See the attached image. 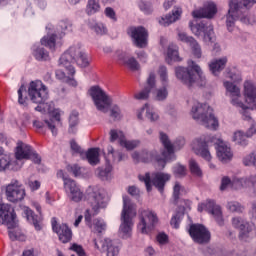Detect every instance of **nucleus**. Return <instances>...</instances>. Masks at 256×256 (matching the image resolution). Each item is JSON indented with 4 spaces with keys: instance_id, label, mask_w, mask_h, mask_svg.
Returning a JSON list of instances; mask_svg holds the SVG:
<instances>
[{
    "instance_id": "f257e3e1",
    "label": "nucleus",
    "mask_w": 256,
    "mask_h": 256,
    "mask_svg": "<svg viewBox=\"0 0 256 256\" xmlns=\"http://www.w3.org/2000/svg\"><path fill=\"white\" fill-rule=\"evenodd\" d=\"M256 0H230L229 10L226 16V26L228 31H233L235 27V21L240 19L241 23L245 25H253L255 23V17L249 18L245 16V13L250 7L255 5Z\"/></svg>"
},
{
    "instance_id": "f03ea898",
    "label": "nucleus",
    "mask_w": 256,
    "mask_h": 256,
    "mask_svg": "<svg viewBox=\"0 0 256 256\" xmlns=\"http://www.w3.org/2000/svg\"><path fill=\"white\" fill-rule=\"evenodd\" d=\"M175 76L187 87H193V85L205 87L207 85V78L203 75L201 66L191 59L187 61V67L178 66L175 68Z\"/></svg>"
},
{
    "instance_id": "7ed1b4c3",
    "label": "nucleus",
    "mask_w": 256,
    "mask_h": 256,
    "mask_svg": "<svg viewBox=\"0 0 256 256\" xmlns=\"http://www.w3.org/2000/svg\"><path fill=\"white\" fill-rule=\"evenodd\" d=\"M89 95L92 98V101H94V105L98 111H101V113L110 112V117L114 121H121V119H123L121 107L117 104L111 105V103H113L111 97H109L101 87L92 86L89 89Z\"/></svg>"
},
{
    "instance_id": "20e7f679",
    "label": "nucleus",
    "mask_w": 256,
    "mask_h": 256,
    "mask_svg": "<svg viewBox=\"0 0 256 256\" xmlns=\"http://www.w3.org/2000/svg\"><path fill=\"white\" fill-rule=\"evenodd\" d=\"M160 143H162L164 150L161 155L157 150H143L141 152V162L142 163H153V161H157L160 169H165L167 163H169L170 159H173V145H171V140L169 136L165 132H160Z\"/></svg>"
},
{
    "instance_id": "39448f33",
    "label": "nucleus",
    "mask_w": 256,
    "mask_h": 256,
    "mask_svg": "<svg viewBox=\"0 0 256 256\" xmlns=\"http://www.w3.org/2000/svg\"><path fill=\"white\" fill-rule=\"evenodd\" d=\"M72 63H76L78 67H89V58H87V54L81 51L80 47L71 46L59 59V65L61 67H65L68 71V75H75V67L71 65Z\"/></svg>"
},
{
    "instance_id": "423d86ee",
    "label": "nucleus",
    "mask_w": 256,
    "mask_h": 256,
    "mask_svg": "<svg viewBox=\"0 0 256 256\" xmlns=\"http://www.w3.org/2000/svg\"><path fill=\"white\" fill-rule=\"evenodd\" d=\"M133 217H137V205H135L128 196H123V210L121 213L119 231L125 238L131 237V231H133Z\"/></svg>"
},
{
    "instance_id": "0eeeda50",
    "label": "nucleus",
    "mask_w": 256,
    "mask_h": 256,
    "mask_svg": "<svg viewBox=\"0 0 256 256\" xmlns=\"http://www.w3.org/2000/svg\"><path fill=\"white\" fill-rule=\"evenodd\" d=\"M192 117L207 129L214 131L219 127V120L213 114V109L207 104L196 103L192 106Z\"/></svg>"
},
{
    "instance_id": "6e6552de",
    "label": "nucleus",
    "mask_w": 256,
    "mask_h": 256,
    "mask_svg": "<svg viewBox=\"0 0 256 256\" xmlns=\"http://www.w3.org/2000/svg\"><path fill=\"white\" fill-rule=\"evenodd\" d=\"M28 97L32 103L43 105L49 99L47 86L41 81H32L28 87Z\"/></svg>"
},
{
    "instance_id": "1a4fd4ad",
    "label": "nucleus",
    "mask_w": 256,
    "mask_h": 256,
    "mask_svg": "<svg viewBox=\"0 0 256 256\" xmlns=\"http://www.w3.org/2000/svg\"><path fill=\"white\" fill-rule=\"evenodd\" d=\"M159 222L157 214L151 210H142L140 212V223L138 224V229H140L143 235H149L155 225Z\"/></svg>"
},
{
    "instance_id": "9d476101",
    "label": "nucleus",
    "mask_w": 256,
    "mask_h": 256,
    "mask_svg": "<svg viewBox=\"0 0 256 256\" xmlns=\"http://www.w3.org/2000/svg\"><path fill=\"white\" fill-rule=\"evenodd\" d=\"M188 233L194 243L205 245L211 241V232L203 224H191Z\"/></svg>"
},
{
    "instance_id": "9b49d317",
    "label": "nucleus",
    "mask_w": 256,
    "mask_h": 256,
    "mask_svg": "<svg viewBox=\"0 0 256 256\" xmlns=\"http://www.w3.org/2000/svg\"><path fill=\"white\" fill-rule=\"evenodd\" d=\"M189 28L191 29L192 33L196 35V37H201V35H204V41L206 43H213L215 41V32L213 31V25H211V22L201 21L196 24L189 22Z\"/></svg>"
},
{
    "instance_id": "f8f14e48",
    "label": "nucleus",
    "mask_w": 256,
    "mask_h": 256,
    "mask_svg": "<svg viewBox=\"0 0 256 256\" xmlns=\"http://www.w3.org/2000/svg\"><path fill=\"white\" fill-rule=\"evenodd\" d=\"M127 34L132 39L135 47L143 49L147 47V39H149V32L143 26H131L127 29Z\"/></svg>"
},
{
    "instance_id": "ddd939ff",
    "label": "nucleus",
    "mask_w": 256,
    "mask_h": 256,
    "mask_svg": "<svg viewBox=\"0 0 256 256\" xmlns=\"http://www.w3.org/2000/svg\"><path fill=\"white\" fill-rule=\"evenodd\" d=\"M212 138L213 136H201L200 138H196L192 143V148L196 155H200L205 161H211L209 147L213 144V142H211Z\"/></svg>"
},
{
    "instance_id": "4468645a",
    "label": "nucleus",
    "mask_w": 256,
    "mask_h": 256,
    "mask_svg": "<svg viewBox=\"0 0 256 256\" xmlns=\"http://www.w3.org/2000/svg\"><path fill=\"white\" fill-rule=\"evenodd\" d=\"M88 203L94 211V215L99 213V209H105L107 207V202L105 201V191L95 188L92 191L87 192Z\"/></svg>"
},
{
    "instance_id": "2eb2a0df",
    "label": "nucleus",
    "mask_w": 256,
    "mask_h": 256,
    "mask_svg": "<svg viewBox=\"0 0 256 256\" xmlns=\"http://www.w3.org/2000/svg\"><path fill=\"white\" fill-rule=\"evenodd\" d=\"M6 197L10 203H19L25 199V188L18 180H12L6 186Z\"/></svg>"
},
{
    "instance_id": "dca6fc26",
    "label": "nucleus",
    "mask_w": 256,
    "mask_h": 256,
    "mask_svg": "<svg viewBox=\"0 0 256 256\" xmlns=\"http://www.w3.org/2000/svg\"><path fill=\"white\" fill-rule=\"evenodd\" d=\"M0 225H6L8 229L17 227V214L10 204L0 203Z\"/></svg>"
},
{
    "instance_id": "f3484780",
    "label": "nucleus",
    "mask_w": 256,
    "mask_h": 256,
    "mask_svg": "<svg viewBox=\"0 0 256 256\" xmlns=\"http://www.w3.org/2000/svg\"><path fill=\"white\" fill-rule=\"evenodd\" d=\"M15 157L18 161H21L22 159H31L36 165L41 164V156H39L30 145L24 144L23 142L18 143Z\"/></svg>"
},
{
    "instance_id": "a211bd4d",
    "label": "nucleus",
    "mask_w": 256,
    "mask_h": 256,
    "mask_svg": "<svg viewBox=\"0 0 256 256\" xmlns=\"http://www.w3.org/2000/svg\"><path fill=\"white\" fill-rule=\"evenodd\" d=\"M211 143L215 145L216 155L221 163H229V161L233 159V152L231 151V147L227 146L223 140L212 136Z\"/></svg>"
},
{
    "instance_id": "6ab92c4d",
    "label": "nucleus",
    "mask_w": 256,
    "mask_h": 256,
    "mask_svg": "<svg viewBox=\"0 0 256 256\" xmlns=\"http://www.w3.org/2000/svg\"><path fill=\"white\" fill-rule=\"evenodd\" d=\"M232 225L235 229H239V238L240 239H249V235L255 229V224L253 222H248L247 220L241 217H235L232 219Z\"/></svg>"
},
{
    "instance_id": "aec40b11",
    "label": "nucleus",
    "mask_w": 256,
    "mask_h": 256,
    "mask_svg": "<svg viewBox=\"0 0 256 256\" xmlns=\"http://www.w3.org/2000/svg\"><path fill=\"white\" fill-rule=\"evenodd\" d=\"M94 245L98 251H106L107 256H119V246L111 239H94Z\"/></svg>"
},
{
    "instance_id": "412c9836",
    "label": "nucleus",
    "mask_w": 256,
    "mask_h": 256,
    "mask_svg": "<svg viewBox=\"0 0 256 256\" xmlns=\"http://www.w3.org/2000/svg\"><path fill=\"white\" fill-rule=\"evenodd\" d=\"M215 15H217V5L214 2H207L202 8L192 12L194 19H213Z\"/></svg>"
},
{
    "instance_id": "4be33fe9",
    "label": "nucleus",
    "mask_w": 256,
    "mask_h": 256,
    "mask_svg": "<svg viewBox=\"0 0 256 256\" xmlns=\"http://www.w3.org/2000/svg\"><path fill=\"white\" fill-rule=\"evenodd\" d=\"M64 189L65 192L68 194V197L75 203H79L81 199H83V192L79 186H77V182L73 179H64Z\"/></svg>"
},
{
    "instance_id": "5701e85b",
    "label": "nucleus",
    "mask_w": 256,
    "mask_h": 256,
    "mask_svg": "<svg viewBox=\"0 0 256 256\" xmlns=\"http://www.w3.org/2000/svg\"><path fill=\"white\" fill-rule=\"evenodd\" d=\"M52 229L54 233H57L59 240L62 243H69L71 239H73V232L71 228L67 224H61L57 226V220L55 218L52 219Z\"/></svg>"
},
{
    "instance_id": "b1692460",
    "label": "nucleus",
    "mask_w": 256,
    "mask_h": 256,
    "mask_svg": "<svg viewBox=\"0 0 256 256\" xmlns=\"http://www.w3.org/2000/svg\"><path fill=\"white\" fill-rule=\"evenodd\" d=\"M36 210L38 211V213H40L39 215H36L35 212H33V210H31L29 207H25L23 215L24 217H26L29 223H32L34 225L36 231H41V223L43 221V216H41V206L36 205Z\"/></svg>"
},
{
    "instance_id": "393cba45",
    "label": "nucleus",
    "mask_w": 256,
    "mask_h": 256,
    "mask_svg": "<svg viewBox=\"0 0 256 256\" xmlns=\"http://www.w3.org/2000/svg\"><path fill=\"white\" fill-rule=\"evenodd\" d=\"M156 77H155V72H150L149 77L147 78L146 81V86L144 89L137 94H135V99H138V101H145L149 99V95L151 93L152 89H155L156 87Z\"/></svg>"
},
{
    "instance_id": "a878e982",
    "label": "nucleus",
    "mask_w": 256,
    "mask_h": 256,
    "mask_svg": "<svg viewBox=\"0 0 256 256\" xmlns=\"http://www.w3.org/2000/svg\"><path fill=\"white\" fill-rule=\"evenodd\" d=\"M181 15H183V9L181 7L175 6L172 10V13L166 14L165 16L161 17L159 23L163 27H169V25H171L172 23L179 21V19H181Z\"/></svg>"
},
{
    "instance_id": "bb28decb",
    "label": "nucleus",
    "mask_w": 256,
    "mask_h": 256,
    "mask_svg": "<svg viewBox=\"0 0 256 256\" xmlns=\"http://www.w3.org/2000/svg\"><path fill=\"white\" fill-rule=\"evenodd\" d=\"M244 95L246 97V102L252 105L256 109V85L251 81H246L244 83Z\"/></svg>"
},
{
    "instance_id": "cd10ccee",
    "label": "nucleus",
    "mask_w": 256,
    "mask_h": 256,
    "mask_svg": "<svg viewBox=\"0 0 256 256\" xmlns=\"http://www.w3.org/2000/svg\"><path fill=\"white\" fill-rule=\"evenodd\" d=\"M205 207L209 213L213 215L218 225H223V212H221V206H217L215 200H207Z\"/></svg>"
},
{
    "instance_id": "c85d7f7f",
    "label": "nucleus",
    "mask_w": 256,
    "mask_h": 256,
    "mask_svg": "<svg viewBox=\"0 0 256 256\" xmlns=\"http://www.w3.org/2000/svg\"><path fill=\"white\" fill-rule=\"evenodd\" d=\"M127 154L123 153L120 150H115L113 146L107 147V156L106 162L108 163H121V161H126Z\"/></svg>"
},
{
    "instance_id": "c756f323",
    "label": "nucleus",
    "mask_w": 256,
    "mask_h": 256,
    "mask_svg": "<svg viewBox=\"0 0 256 256\" xmlns=\"http://www.w3.org/2000/svg\"><path fill=\"white\" fill-rule=\"evenodd\" d=\"M231 103L234 105V107H238L240 109L239 113H241L242 119L244 121H248V123H253L254 120L253 117H251V111H253V108L246 106L238 99H232Z\"/></svg>"
},
{
    "instance_id": "7c9ffc66",
    "label": "nucleus",
    "mask_w": 256,
    "mask_h": 256,
    "mask_svg": "<svg viewBox=\"0 0 256 256\" xmlns=\"http://www.w3.org/2000/svg\"><path fill=\"white\" fill-rule=\"evenodd\" d=\"M170 179L171 175L158 172L152 178V184L154 185V187H156V189H158V191H160V193H163V191L165 190V185L167 181H170Z\"/></svg>"
},
{
    "instance_id": "2f4dec72",
    "label": "nucleus",
    "mask_w": 256,
    "mask_h": 256,
    "mask_svg": "<svg viewBox=\"0 0 256 256\" xmlns=\"http://www.w3.org/2000/svg\"><path fill=\"white\" fill-rule=\"evenodd\" d=\"M227 57H222L218 59H214L209 63V71L214 75L215 77L219 76V73L225 69L227 66Z\"/></svg>"
},
{
    "instance_id": "473e14b6",
    "label": "nucleus",
    "mask_w": 256,
    "mask_h": 256,
    "mask_svg": "<svg viewBox=\"0 0 256 256\" xmlns=\"http://www.w3.org/2000/svg\"><path fill=\"white\" fill-rule=\"evenodd\" d=\"M13 165L15 161H11L9 155L5 154V150L0 146V172L7 171V169L14 171Z\"/></svg>"
},
{
    "instance_id": "72a5a7b5",
    "label": "nucleus",
    "mask_w": 256,
    "mask_h": 256,
    "mask_svg": "<svg viewBox=\"0 0 256 256\" xmlns=\"http://www.w3.org/2000/svg\"><path fill=\"white\" fill-rule=\"evenodd\" d=\"M61 123V114L59 112H55L54 115L49 118L45 119V124L50 129L52 135L54 137H57V125Z\"/></svg>"
},
{
    "instance_id": "f704fd0d",
    "label": "nucleus",
    "mask_w": 256,
    "mask_h": 256,
    "mask_svg": "<svg viewBox=\"0 0 256 256\" xmlns=\"http://www.w3.org/2000/svg\"><path fill=\"white\" fill-rule=\"evenodd\" d=\"M173 61L179 62L181 61V57H179V47H177V45L170 44L167 50L166 62L168 65H171Z\"/></svg>"
},
{
    "instance_id": "c9c22d12",
    "label": "nucleus",
    "mask_w": 256,
    "mask_h": 256,
    "mask_svg": "<svg viewBox=\"0 0 256 256\" xmlns=\"http://www.w3.org/2000/svg\"><path fill=\"white\" fill-rule=\"evenodd\" d=\"M73 24L69 19L61 20L56 28V33L59 37H65L66 33L72 31Z\"/></svg>"
},
{
    "instance_id": "e433bc0d",
    "label": "nucleus",
    "mask_w": 256,
    "mask_h": 256,
    "mask_svg": "<svg viewBox=\"0 0 256 256\" xmlns=\"http://www.w3.org/2000/svg\"><path fill=\"white\" fill-rule=\"evenodd\" d=\"M86 160L88 161L89 165L95 167V165H99V148H90L86 152Z\"/></svg>"
},
{
    "instance_id": "4c0bfd02",
    "label": "nucleus",
    "mask_w": 256,
    "mask_h": 256,
    "mask_svg": "<svg viewBox=\"0 0 256 256\" xmlns=\"http://www.w3.org/2000/svg\"><path fill=\"white\" fill-rule=\"evenodd\" d=\"M111 171H113V166L111 163L106 161L105 167H98L96 170V173L102 181L109 180V177L111 176Z\"/></svg>"
},
{
    "instance_id": "58836bf2",
    "label": "nucleus",
    "mask_w": 256,
    "mask_h": 256,
    "mask_svg": "<svg viewBox=\"0 0 256 256\" xmlns=\"http://www.w3.org/2000/svg\"><path fill=\"white\" fill-rule=\"evenodd\" d=\"M224 87L232 97H235L232 99H237L239 101V97H241V89H239L237 85H234L233 82L226 81L224 82Z\"/></svg>"
},
{
    "instance_id": "ea45409f",
    "label": "nucleus",
    "mask_w": 256,
    "mask_h": 256,
    "mask_svg": "<svg viewBox=\"0 0 256 256\" xmlns=\"http://www.w3.org/2000/svg\"><path fill=\"white\" fill-rule=\"evenodd\" d=\"M101 10V5L99 4V0H88L86 13L87 15H95V13H99Z\"/></svg>"
},
{
    "instance_id": "a19ab883",
    "label": "nucleus",
    "mask_w": 256,
    "mask_h": 256,
    "mask_svg": "<svg viewBox=\"0 0 256 256\" xmlns=\"http://www.w3.org/2000/svg\"><path fill=\"white\" fill-rule=\"evenodd\" d=\"M56 38L57 34H52L51 36H44L41 39V45H44V47H48V49L55 51Z\"/></svg>"
},
{
    "instance_id": "79ce46f5",
    "label": "nucleus",
    "mask_w": 256,
    "mask_h": 256,
    "mask_svg": "<svg viewBox=\"0 0 256 256\" xmlns=\"http://www.w3.org/2000/svg\"><path fill=\"white\" fill-rule=\"evenodd\" d=\"M172 172L177 179H183L187 176V167L178 163L172 168Z\"/></svg>"
},
{
    "instance_id": "37998d69",
    "label": "nucleus",
    "mask_w": 256,
    "mask_h": 256,
    "mask_svg": "<svg viewBox=\"0 0 256 256\" xmlns=\"http://www.w3.org/2000/svg\"><path fill=\"white\" fill-rule=\"evenodd\" d=\"M33 55L37 61H48L49 52L45 48L38 47L34 49Z\"/></svg>"
},
{
    "instance_id": "c03bdc74",
    "label": "nucleus",
    "mask_w": 256,
    "mask_h": 256,
    "mask_svg": "<svg viewBox=\"0 0 256 256\" xmlns=\"http://www.w3.org/2000/svg\"><path fill=\"white\" fill-rule=\"evenodd\" d=\"M189 169L190 173H192V175L195 177H203V171L195 159H191L189 161Z\"/></svg>"
},
{
    "instance_id": "a18cd8bd",
    "label": "nucleus",
    "mask_w": 256,
    "mask_h": 256,
    "mask_svg": "<svg viewBox=\"0 0 256 256\" xmlns=\"http://www.w3.org/2000/svg\"><path fill=\"white\" fill-rule=\"evenodd\" d=\"M247 134L243 133L242 131H238L234 133L233 136V141H235V143L237 145H241L242 147H247Z\"/></svg>"
},
{
    "instance_id": "49530a36",
    "label": "nucleus",
    "mask_w": 256,
    "mask_h": 256,
    "mask_svg": "<svg viewBox=\"0 0 256 256\" xmlns=\"http://www.w3.org/2000/svg\"><path fill=\"white\" fill-rule=\"evenodd\" d=\"M139 140H127V138H123L121 140L120 146L127 149V151H133V149H137L139 147Z\"/></svg>"
},
{
    "instance_id": "de8ad7c7",
    "label": "nucleus",
    "mask_w": 256,
    "mask_h": 256,
    "mask_svg": "<svg viewBox=\"0 0 256 256\" xmlns=\"http://www.w3.org/2000/svg\"><path fill=\"white\" fill-rule=\"evenodd\" d=\"M172 147H173V157L172 159L169 160V162L171 161H175L176 157H175V151H181V149H183V147H185V138L183 137H179L177 138L174 143H171Z\"/></svg>"
},
{
    "instance_id": "09e8293b",
    "label": "nucleus",
    "mask_w": 256,
    "mask_h": 256,
    "mask_svg": "<svg viewBox=\"0 0 256 256\" xmlns=\"http://www.w3.org/2000/svg\"><path fill=\"white\" fill-rule=\"evenodd\" d=\"M240 183L244 187H252L254 195H256V176L240 179Z\"/></svg>"
},
{
    "instance_id": "8fccbe9b",
    "label": "nucleus",
    "mask_w": 256,
    "mask_h": 256,
    "mask_svg": "<svg viewBox=\"0 0 256 256\" xmlns=\"http://www.w3.org/2000/svg\"><path fill=\"white\" fill-rule=\"evenodd\" d=\"M18 103L24 107L27 105V88L23 84L18 89Z\"/></svg>"
},
{
    "instance_id": "3c124183",
    "label": "nucleus",
    "mask_w": 256,
    "mask_h": 256,
    "mask_svg": "<svg viewBox=\"0 0 256 256\" xmlns=\"http://www.w3.org/2000/svg\"><path fill=\"white\" fill-rule=\"evenodd\" d=\"M154 93V97L156 101H165L169 96V92L167 91V86H163L160 89H157Z\"/></svg>"
},
{
    "instance_id": "603ef678",
    "label": "nucleus",
    "mask_w": 256,
    "mask_h": 256,
    "mask_svg": "<svg viewBox=\"0 0 256 256\" xmlns=\"http://www.w3.org/2000/svg\"><path fill=\"white\" fill-rule=\"evenodd\" d=\"M110 142L111 143H115V141H119V144L121 145V141H123V139H125V134L123 133V131H119V130H115L112 129L110 130Z\"/></svg>"
},
{
    "instance_id": "864d4df0",
    "label": "nucleus",
    "mask_w": 256,
    "mask_h": 256,
    "mask_svg": "<svg viewBox=\"0 0 256 256\" xmlns=\"http://www.w3.org/2000/svg\"><path fill=\"white\" fill-rule=\"evenodd\" d=\"M160 81L163 87H169V76L167 74V67L160 66L159 68Z\"/></svg>"
},
{
    "instance_id": "5fc2aeb1",
    "label": "nucleus",
    "mask_w": 256,
    "mask_h": 256,
    "mask_svg": "<svg viewBox=\"0 0 256 256\" xmlns=\"http://www.w3.org/2000/svg\"><path fill=\"white\" fill-rule=\"evenodd\" d=\"M139 9L143 11L145 15H151L153 13V4L149 1H141L139 3Z\"/></svg>"
},
{
    "instance_id": "6e6d98bb",
    "label": "nucleus",
    "mask_w": 256,
    "mask_h": 256,
    "mask_svg": "<svg viewBox=\"0 0 256 256\" xmlns=\"http://www.w3.org/2000/svg\"><path fill=\"white\" fill-rule=\"evenodd\" d=\"M227 209L232 213H243V205L237 201H231L227 204Z\"/></svg>"
},
{
    "instance_id": "4d7b16f0",
    "label": "nucleus",
    "mask_w": 256,
    "mask_h": 256,
    "mask_svg": "<svg viewBox=\"0 0 256 256\" xmlns=\"http://www.w3.org/2000/svg\"><path fill=\"white\" fill-rule=\"evenodd\" d=\"M124 65L128 67L130 71H139V69H141V65L139 64L137 59H135V57H130Z\"/></svg>"
},
{
    "instance_id": "13d9d810",
    "label": "nucleus",
    "mask_w": 256,
    "mask_h": 256,
    "mask_svg": "<svg viewBox=\"0 0 256 256\" xmlns=\"http://www.w3.org/2000/svg\"><path fill=\"white\" fill-rule=\"evenodd\" d=\"M189 47H191L192 53L196 59H201L202 51H201V45H199V42L197 40H194Z\"/></svg>"
},
{
    "instance_id": "bf43d9fd",
    "label": "nucleus",
    "mask_w": 256,
    "mask_h": 256,
    "mask_svg": "<svg viewBox=\"0 0 256 256\" xmlns=\"http://www.w3.org/2000/svg\"><path fill=\"white\" fill-rule=\"evenodd\" d=\"M142 111H146V117L149 119V121H157V119H159V114L149 109V104H145Z\"/></svg>"
},
{
    "instance_id": "052dcab7",
    "label": "nucleus",
    "mask_w": 256,
    "mask_h": 256,
    "mask_svg": "<svg viewBox=\"0 0 256 256\" xmlns=\"http://www.w3.org/2000/svg\"><path fill=\"white\" fill-rule=\"evenodd\" d=\"M243 165L246 167H250V165H254L256 167V152H252L243 158Z\"/></svg>"
},
{
    "instance_id": "680f3d73",
    "label": "nucleus",
    "mask_w": 256,
    "mask_h": 256,
    "mask_svg": "<svg viewBox=\"0 0 256 256\" xmlns=\"http://www.w3.org/2000/svg\"><path fill=\"white\" fill-rule=\"evenodd\" d=\"M181 189L182 186L179 182H176L173 187V199H174V205H177L179 203L180 195H181Z\"/></svg>"
},
{
    "instance_id": "e2e57ef3",
    "label": "nucleus",
    "mask_w": 256,
    "mask_h": 256,
    "mask_svg": "<svg viewBox=\"0 0 256 256\" xmlns=\"http://www.w3.org/2000/svg\"><path fill=\"white\" fill-rule=\"evenodd\" d=\"M90 28L93 29L97 35H105L107 33V28L101 23L91 25Z\"/></svg>"
},
{
    "instance_id": "0e129e2a",
    "label": "nucleus",
    "mask_w": 256,
    "mask_h": 256,
    "mask_svg": "<svg viewBox=\"0 0 256 256\" xmlns=\"http://www.w3.org/2000/svg\"><path fill=\"white\" fill-rule=\"evenodd\" d=\"M178 39H179V41H182V43H186L187 45H190L195 40V38H193V36H189L185 32H179Z\"/></svg>"
},
{
    "instance_id": "69168bd1",
    "label": "nucleus",
    "mask_w": 256,
    "mask_h": 256,
    "mask_svg": "<svg viewBox=\"0 0 256 256\" xmlns=\"http://www.w3.org/2000/svg\"><path fill=\"white\" fill-rule=\"evenodd\" d=\"M116 57H117L118 61H120V63H122V65H125L129 61V58L131 56H129V53H127V52L118 50L116 52Z\"/></svg>"
},
{
    "instance_id": "338daca9",
    "label": "nucleus",
    "mask_w": 256,
    "mask_h": 256,
    "mask_svg": "<svg viewBox=\"0 0 256 256\" xmlns=\"http://www.w3.org/2000/svg\"><path fill=\"white\" fill-rule=\"evenodd\" d=\"M67 169L74 177H81V167L78 164L68 165Z\"/></svg>"
},
{
    "instance_id": "774afa93",
    "label": "nucleus",
    "mask_w": 256,
    "mask_h": 256,
    "mask_svg": "<svg viewBox=\"0 0 256 256\" xmlns=\"http://www.w3.org/2000/svg\"><path fill=\"white\" fill-rule=\"evenodd\" d=\"M68 123L73 125H79V113L76 110H73L70 113Z\"/></svg>"
}]
</instances>
